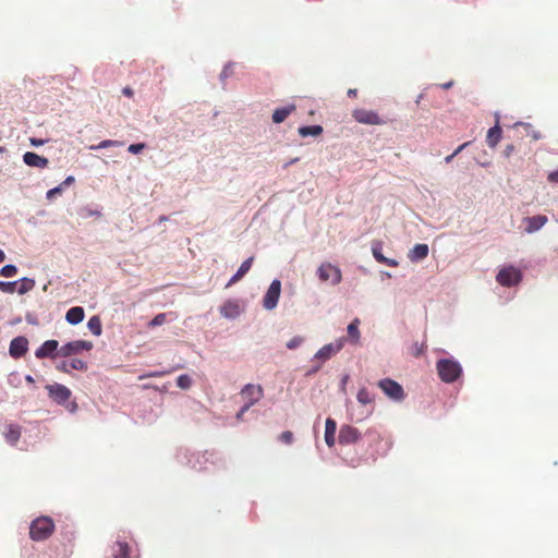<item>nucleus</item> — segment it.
<instances>
[{
  "label": "nucleus",
  "mask_w": 558,
  "mask_h": 558,
  "mask_svg": "<svg viewBox=\"0 0 558 558\" xmlns=\"http://www.w3.org/2000/svg\"><path fill=\"white\" fill-rule=\"evenodd\" d=\"M54 532V522L49 517L35 519L29 526V536L35 542L49 538Z\"/></svg>",
  "instance_id": "1"
},
{
  "label": "nucleus",
  "mask_w": 558,
  "mask_h": 558,
  "mask_svg": "<svg viewBox=\"0 0 558 558\" xmlns=\"http://www.w3.org/2000/svg\"><path fill=\"white\" fill-rule=\"evenodd\" d=\"M436 368L440 379L448 384L456 381L462 374L461 365L452 359L437 361Z\"/></svg>",
  "instance_id": "2"
},
{
  "label": "nucleus",
  "mask_w": 558,
  "mask_h": 558,
  "mask_svg": "<svg viewBox=\"0 0 558 558\" xmlns=\"http://www.w3.org/2000/svg\"><path fill=\"white\" fill-rule=\"evenodd\" d=\"M317 276L322 282H329L332 286L339 284L342 280L340 268L331 263H323L317 268Z\"/></svg>",
  "instance_id": "3"
},
{
  "label": "nucleus",
  "mask_w": 558,
  "mask_h": 558,
  "mask_svg": "<svg viewBox=\"0 0 558 558\" xmlns=\"http://www.w3.org/2000/svg\"><path fill=\"white\" fill-rule=\"evenodd\" d=\"M522 280V272L514 266H507L501 268L497 276L496 281L502 287L517 286Z\"/></svg>",
  "instance_id": "4"
},
{
  "label": "nucleus",
  "mask_w": 558,
  "mask_h": 558,
  "mask_svg": "<svg viewBox=\"0 0 558 558\" xmlns=\"http://www.w3.org/2000/svg\"><path fill=\"white\" fill-rule=\"evenodd\" d=\"M352 117L356 122L366 125H383L386 123V121L376 111L364 108L354 109L352 111Z\"/></svg>",
  "instance_id": "5"
},
{
  "label": "nucleus",
  "mask_w": 558,
  "mask_h": 558,
  "mask_svg": "<svg viewBox=\"0 0 558 558\" xmlns=\"http://www.w3.org/2000/svg\"><path fill=\"white\" fill-rule=\"evenodd\" d=\"M378 387L385 392L387 397L395 401H402L405 397L402 386L390 378L379 380Z\"/></svg>",
  "instance_id": "6"
},
{
  "label": "nucleus",
  "mask_w": 558,
  "mask_h": 558,
  "mask_svg": "<svg viewBox=\"0 0 558 558\" xmlns=\"http://www.w3.org/2000/svg\"><path fill=\"white\" fill-rule=\"evenodd\" d=\"M240 395L245 401V409H250L263 398L264 390L260 385L247 384L242 388Z\"/></svg>",
  "instance_id": "7"
},
{
  "label": "nucleus",
  "mask_w": 558,
  "mask_h": 558,
  "mask_svg": "<svg viewBox=\"0 0 558 558\" xmlns=\"http://www.w3.org/2000/svg\"><path fill=\"white\" fill-rule=\"evenodd\" d=\"M280 293H281V282H280V280L275 279L270 283L266 294L264 295L263 306L268 311L274 310L278 304Z\"/></svg>",
  "instance_id": "8"
},
{
  "label": "nucleus",
  "mask_w": 558,
  "mask_h": 558,
  "mask_svg": "<svg viewBox=\"0 0 558 558\" xmlns=\"http://www.w3.org/2000/svg\"><path fill=\"white\" fill-rule=\"evenodd\" d=\"M46 389L49 397L58 404L64 405L71 398V390L61 384L47 385Z\"/></svg>",
  "instance_id": "9"
},
{
  "label": "nucleus",
  "mask_w": 558,
  "mask_h": 558,
  "mask_svg": "<svg viewBox=\"0 0 558 558\" xmlns=\"http://www.w3.org/2000/svg\"><path fill=\"white\" fill-rule=\"evenodd\" d=\"M93 348V343L90 341L85 340H75L68 342L66 344L62 345L58 354L59 356H70L76 353H80L81 351H89Z\"/></svg>",
  "instance_id": "10"
},
{
  "label": "nucleus",
  "mask_w": 558,
  "mask_h": 558,
  "mask_svg": "<svg viewBox=\"0 0 558 558\" xmlns=\"http://www.w3.org/2000/svg\"><path fill=\"white\" fill-rule=\"evenodd\" d=\"M361 432L349 424L340 427L338 440L340 445L348 446L357 442L361 439Z\"/></svg>",
  "instance_id": "11"
},
{
  "label": "nucleus",
  "mask_w": 558,
  "mask_h": 558,
  "mask_svg": "<svg viewBox=\"0 0 558 558\" xmlns=\"http://www.w3.org/2000/svg\"><path fill=\"white\" fill-rule=\"evenodd\" d=\"M344 341V338H340L332 343L325 344L317 351L315 359L319 360L322 363L326 362L343 348Z\"/></svg>",
  "instance_id": "12"
},
{
  "label": "nucleus",
  "mask_w": 558,
  "mask_h": 558,
  "mask_svg": "<svg viewBox=\"0 0 558 558\" xmlns=\"http://www.w3.org/2000/svg\"><path fill=\"white\" fill-rule=\"evenodd\" d=\"M58 347H59V342L57 340H47L35 351V356L37 359H46V357L53 359L59 355Z\"/></svg>",
  "instance_id": "13"
},
{
  "label": "nucleus",
  "mask_w": 558,
  "mask_h": 558,
  "mask_svg": "<svg viewBox=\"0 0 558 558\" xmlns=\"http://www.w3.org/2000/svg\"><path fill=\"white\" fill-rule=\"evenodd\" d=\"M28 350V340L25 337L14 338L9 348L10 355L14 359H20L26 354Z\"/></svg>",
  "instance_id": "14"
},
{
  "label": "nucleus",
  "mask_w": 558,
  "mask_h": 558,
  "mask_svg": "<svg viewBox=\"0 0 558 558\" xmlns=\"http://www.w3.org/2000/svg\"><path fill=\"white\" fill-rule=\"evenodd\" d=\"M372 253L376 262L385 264L390 267H397L399 263L396 259L387 258L383 254V243L380 241H374L372 244Z\"/></svg>",
  "instance_id": "15"
},
{
  "label": "nucleus",
  "mask_w": 558,
  "mask_h": 558,
  "mask_svg": "<svg viewBox=\"0 0 558 558\" xmlns=\"http://www.w3.org/2000/svg\"><path fill=\"white\" fill-rule=\"evenodd\" d=\"M548 219L545 215H537L533 217H527L524 219L525 222V231L527 233H533L543 228L547 223Z\"/></svg>",
  "instance_id": "16"
},
{
  "label": "nucleus",
  "mask_w": 558,
  "mask_h": 558,
  "mask_svg": "<svg viewBox=\"0 0 558 558\" xmlns=\"http://www.w3.org/2000/svg\"><path fill=\"white\" fill-rule=\"evenodd\" d=\"M57 369L63 373H70L71 369L86 371L87 364L80 359H72L71 361H62L57 365Z\"/></svg>",
  "instance_id": "17"
},
{
  "label": "nucleus",
  "mask_w": 558,
  "mask_h": 558,
  "mask_svg": "<svg viewBox=\"0 0 558 558\" xmlns=\"http://www.w3.org/2000/svg\"><path fill=\"white\" fill-rule=\"evenodd\" d=\"M24 162L29 167H36L44 169L48 166L49 161L47 158L39 156L36 153L27 151L23 156Z\"/></svg>",
  "instance_id": "18"
},
{
  "label": "nucleus",
  "mask_w": 558,
  "mask_h": 558,
  "mask_svg": "<svg viewBox=\"0 0 558 558\" xmlns=\"http://www.w3.org/2000/svg\"><path fill=\"white\" fill-rule=\"evenodd\" d=\"M357 402L364 407L371 405L372 408L365 411V416H368L373 413L374 409V395L368 391L366 388H361L356 395Z\"/></svg>",
  "instance_id": "19"
},
{
  "label": "nucleus",
  "mask_w": 558,
  "mask_h": 558,
  "mask_svg": "<svg viewBox=\"0 0 558 558\" xmlns=\"http://www.w3.org/2000/svg\"><path fill=\"white\" fill-rule=\"evenodd\" d=\"M253 260L254 257H248L247 259H245L239 267L238 271L231 277L229 282L227 283V287H231L238 281H240L250 271Z\"/></svg>",
  "instance_id": "20"
},
{
  "label": "nucleus",
  "mask_w": 558,
  "mask_h": 558,
  "mask_svg": "<svg viewBox=\"0 0 558 558\" xmlns=\"http://www.w3.org/2000/svg\"><path fill=\"white\" fill-rule=\"evenodd\" d=\"M131 547L126 542L117 541L111 547V558H130Z\"/></svg>",
  "instance_id": "21"
},
{
  "label": "nucleus",
  "mask_w": 558,
  "mask_h": 558,
  "mask_svg": "<svg viewBox=\"0 0 558 558\" xmlns=\"http://www.w3.org/2000/svg\"><path fill=\"white\" fill-rule=\"evenodd\" d=\"M296 110V106L294 104H290L288 106L277 108L272 113V122L281 123L283 122L292 112Z\"/></svg>",
  "instance_id": "22"
},
{
  "label": "nucleus",
  "mask_w": 558,
  "mask_h": 558,
  "mask_svg": "<svg viewBox=\"0 0 558 558\" xmlns=\"http://www.w3.org/2000/svg\"><path fill=\"white\" fill-rule=\"evenodd\" d=\"M501 138V128L499 126V117L496 116V124L488 130L486 142L489 147H496Z\"/></svg>",
  "instance_id": "23"
},
{
  "label": "nucleus",
  "mask_w": 558,
  "mask_h": 558,
  "mask_svg": "<svg viewBox=\"0 0 558 558\" xmlns=\"http://www.w3.org/2000/svg\"><path fill=\"white\" fill-rule=\"evenodd\" d=\"M220 314L226 318H235L240 314V306L233 300H228L220 307Z\"/></svg>",
  "instance_id": "24"
},
{
  "label": "nucleus",
  "mask_w": 558,
  "mask_h": 558,
  "mask_svg": "<svg viewBox=\"0 0 558 558\" xmlns=\"http://www.w3.org/2000/svg\"><path fill=\"white\" fill-rule=\"evenodd\" d=\"M428 245L427 244H415L413 248L409 252V259L412 262H418L427 257L428 255Z\"/></svg>",
  "instance_id": "25"
},
{
  "label": "nucleus",
  "mask_w": 558,
  "mask_h": 558,
  "mask_svg": "<svg viewBox=\"0 0 558 558\" xmlns=\"http://www.w3.org/2000/svg\"><path fill=\"white\" fill-rule=\"evenodd\" d=\"M337 423L335 420L328 417L325 424V441L328 447H332L336 442Z\"/></svg>",
  "instance_id": "26"
},
{
  "label": "nucleus",
  "mask_w": 558,
  "mask_h": 558,
  "mask_svg": "<svg viewBox=\"0 0 558 558\" xmlns=\"http://www.w3.org/2000/svg\"><path fill=\"white\" fill-rule=\"evenodd\" d=\"M85 312L84 308L81 306L71 307L65 314V319L71 325L80 324L81 322H83Z\"/></svg>",
  "instance_id": "27"
},
{
  "label": "nucleus",
  "mask_w": 558,
  "mask_h": 558,
  "mask_svg": "<svg viewBox=\"0 0 558 558\" xmlns=\"http://www.w3.org/2000/svg\"><path fill=\"white\" fill-rule=\"evenodd\" d=\"M4 437H5L8 442H10L11 445H15L19 441L20 437H21V427L19 425H15V424H10L7 427V430L4 433Z\"/></svg>",
  "instance_id": "28"
},
{
  "label": "nucleus",
  "mask_w": 558,
  "mask_h": 558,
  "mask_svg": "<svg viewBox=\"0 0 558 558\" xmlns=\"http://www.w3.org/2000/svg\"><path fill=\"white\" fill-rule=\"evenodd\" d=\"M323 128L320 125H310V126H301L299 128V134L302 137L307 136H319L323 134Z\"/></svg>",
  "instance_id": "29"
},
{
  "label": "nucleus",
  "mask_w": 558,
  "mask_h": 558,
  "mask_svg": "<svg viewBox=\"0 0 558 558\" xmlns=\"http://www.w3.org/2000/svg\"><path fill=\"white\" fill-rule=\"evenodd\" d=\"M359 325H360V319L354 318L348 326V336L353 343H357L360 340Z\"/></svg>",
  "instance_id": "30"
},
{
  "label": "nucleus",
  "mask_w": 558,
  "mask_h": 558,
  "mask_svg": "<svg viewBox=\"0 0 558 558\" xmlns=\"http://www.w3.org/2000/svg\"><path fill=\"white\" fill-rule=\"evenodd\" d=\"M35 287V280L32 278H22L20 280V284L15 291H17L19 294H25L28 291L33 290Z\"/></svg>",
  "instance_id": "31"
},
{
  "label": "nucleus",
  "mask_w": 558,
  "mask_h": 558,
  "mask_svg": "<svg viewBox=\"0 0 558 558\" xmlns=\"http://www.w3.org/2000/svg\"><path fill=\"white\" fill-rule=\"evenodd\" d=\"M88 329L92 331L95 336H100L102 331L101 320L98 316H93L89 318L87 323Z\"/></svg>",
  "instance_id": "32"
},
{
  "label": "nucleus",
  "mask_w": 558,
  "mask_h": 558,
  "mask_svg": "<svg viewBox=\"0 0 558 558\" xmlns=\"http://www.w3.org/2000/svg\"><path fill=\"white\" fill-rule=\"evenodd\" d=\"M167 320V314L165 313H160L158 315H156L149 323H148V327L149 328H155L157 326H161L166 323Z\"/></svg>",
  "instance_id": "33"
},
{
  "label": "nucleus",
  "mask_w": 558,
  "mask_h": 558,
  "mask_svg": "<svg viewBox=\"0 0 558 558\" xmlns=\"http://www.w3.org/2000/svg\"><path fill=\"white\" fill-rule=\"evenodd\" d=\"M177 385L181 389H189L192 385V379L186 374L180 375L177 379Z\"/></svg>",
  "instance_id": "34"
},
{
  "label": "nucleus",
  "mask_w": 558,
  "mask_h": 558,
  "mask_svg": "<svg viewBox=\"0 0 558 558\" xmlns=\"http://www.w3.org/2000/svg\"><path fill=\"white\" fill-rule=\"evenodd\" d=\"M17 283H19L17 281H13V282L0 281V291H2L4 293L12 294L15 292Z\"/></svg>",
  "instance_id": "35"
},
{
  "label": "nucleus",
  "mask_w": 558,
  "mask_h": 558,
  "mask_svg": "<svg viewBox=\"0 0 558 558\" xmlns=\"http://www.w3.org/2000/svg\"><path fill=\"white\" fill-rule=\"evenodd\" d=\"M119 145H121V143L118 141L105 140V141L100 142L98 145L90 146V149H101V148H108V147L119 146Z\"/></svg>",
  "instance_id": "36"
},
{
  "label": "nucleus",
  "mask_w": 558,
  "mask_h": 558,
  "mask_svg": "<svg viewBox=\"0 0 558 558\" xmlns=\"http://www.w3.org/2000/svg\"><path fill=\"white\" fill-rule=\"evenodd\" d=\"M17 272V268L14 265H5L0 269V276L2 277H13Z\"/></svg>",
  "instance_id": "37"
},
{
  "label": "nucleus",
  "mask_w": 558,
  "mask_h": 558,
  "mask_svg": "<svg viewBox=\"0 0 558 558\" xmlns=\"http://www.w3.org/2000/svg\"><path fill=\"white\" fill-rule=\"evenodd\" d=\"M303 342L302 337H293L291 340L287 342V348L290 350L296 349Z\"/></svg>",
  "instance_id": "38"
},
{
  "label": "nucleus",
  "mask_w": 558,
  "mask_h": 558,
  "mask_svg": "<svg viewBox=\"0 0 558 558\" xmlns=\"http://www.w3.org/2000/svg\"><path fill=\"white\" fill-rule=\"evenodd\" d=\"M469 145V143H463L462 145H460L451 155L447 156L445 158V161L447 163L451 162L452 159L458 155L460 154L466 146Z\"/></svg>",
  "instance_id": "39"
},
{
  "label": "nucleus",
  "mask_w": 558,
  "mask_h": 558,
  "mask_svg": "<svg viewBox=\"0 0 558 558\" xmlns=\"http://www.w3.org/2000/svg\"><path fill=\"white\" fill-rule=\"evenodd\" d=\"M145 148L144 143L131 144L128 150L132 154H140Z\"/></svg>",
  "instance_id": "40"
},
{
  "label": "nucleus",
  "mask_w": 558,
  "mask_h": 558,
  "mask_svg": "<svg viewBox=\"0 0 558 558\" xmlns=\"http://www.w3.org/2000/svg\"><path fill=\"white\" fill-rule=\"evenodd\" d=\"M280 440L284 444H291L293 440V434L290 430H286L280 435Z\"/></svg>",
  "instance_id": "41"
},
{
  "label": "nucleus",
  "mask_w": 558,
  "mask_h": 558,
  "mask_svg": "<svg viewBox=\"0 0 558 558\" xmlns=\"http://www.w3.org/2000/svg\"><path fill=\"white\" fill-rule=\"evenodd\" d=\"M425 348H426V345L424 343H421V344L415 343L412 349L413 355L418 356L420 354H422L424 352Z\"/></svg>",
  "instance_id": "42"
},
{
  "label": "nucleus",
  "mask_w": 558,
  "mask_h": 558,
  "mask_svg": "<svg viewBox=\"0 0 558 558\" xmlns=\"http://www.w3.org/2000/svg\"><path fill=\"white\" fill-rule=\"evenodd\" d=\"M170 372L171 371L153 372V373H149L147 375L140 376V379H144V378H147V377H161V376H165V375L169 374Z\"/></svg>",
  "instance_id": "43"
},
{
  "label": "nucleus",
  "mask_w": 558,
  "mask_h": 558,
  "mask_svg": "<svg viewBox=\"0 0 558 558\" xmlns=\"http://www.w3.org/2000/svg\"><path fill=\"white\" fill-rule=\"evenodd\" d=\"M62 192V185L53 187L47 192V198H52L54 195L60 194Z\"/></svg>",
  "instance_id": "44"
},
{
  "label": "nucleus",
  "mask_w": 558,
  "mask_h": 558,
  "mask_svg": "<svg viewBox=\"0 0 558 558\" xmlns=\"http://www.w3.org/2000/svg\"><path fill=\"white\" fill-rule=\"evenodd\" d=\"M513 150H514V146L512 144L507 145L505 150H504V155L506 157H509L513 153Z\"/></svg>",
  "instance_id": "45"
},
{
  "label": "nucleus",
  "mask_w": 558,
  "mask_h": 558,
  "mask_svg": "<svg viewBox=\"0 0 558 558\" xmlns=\"http://www.w3.org/2000/svg\"><path fill=\"white\" fill-rule=\"evenodd\" d=\"M122 93H123L124 96H126L129 98L133 97V89L131 87H129V86L124 87L122 89Z\"/></svg>",
  "instance_id": "46"
},
{
  "label": "nucleus",
  "mask_w": 558,
  "mask_h": 558,
  "mask_svg": "<svg viewBox=\"0 0 558 558\" xmlns=\"http://www.w3.org/2000/svg\"><path fill=\"white\" fill-rule=\"evenodd\" d=\"M548 180H549V181H551V182H557V183H558V170H557V171L551 172V173L548 175Z\"/></svg>",
  "instance_id": "47"
},
{
  "label": "nucleus",
  "mask_w": 558,
  "mask_h": 558,
  "mask_svg": "<svg viewBox=\"0 0 558 558\" xmlns=\"http://www.w3.org/2000/svg\"><path fill=\"white\" fill-rule=\"evenodd\" d=\"M73 182H74V177L70 175V177H68V178L62 182V184H61V185H62V187H63V186H68V185H70V184H72Z\"/></svg>",
  "instance_id": "48"
},
{
  "label": "nucleus",
  "mask_w": 558,
  "mask_h": 558,
  "mask_svg": "<svg viewBox=\"0 0 558 558\" xmlns=\"http://www.w3.org/2000/svg\"><path fill=\"white\" fill-rule=\"evenodd\" d=\"M246 411H248V409H245V404H244V405L241 408V410L238 412V414H236V418H238V420H242V417H243V415H244V413H245Z\"/></svg>",
  "instance_id": "49"
},
{
  "label": "nucleus",
  "mask_w": 558,
  "mask_h": 558,
  "mask_svg": "<svg viewBox=\"0 0 558 558\" xmlns=\"http://www.w3.org/2000/svg\"><path fill=\"white\" fill-rule=\"evenodd\" d=\"M366 434L379 438V434L374 428L367 429Z\"/></svg>",
  "instance_id": "50"
},
{
  "label": "nucleus",
  "mask_w": 558,
  "mask_h": 558,
  "mask_svg": "<svg viewBox=\"0 0 558 558\" xmlns=\"http://www.w3.org/2000/svg\"><path fill=\"white\" fill-rule=\"evenodd\" d=\"M356 95H357V89H355V88H350V89L348 90V96H349V97H356Z\"/></svg>",
  "instance_id": "51"
},
{
  "label": "nucleus",
  "mask_w": 558,
  "mask_h": 558,
  "mask_svg": "<svg viewBox=\"0 0 558 558\" xmlns=\"http://www.w3.org/2000/svg\"><path fill=\"white\" fill-rule=\"evenodd\" d=\"M31 142L35 146L41 145L44 143L41 140H35V138H32Z\"/></svg>",
  "instance_id": "52"
},
{
  "label": "nucleus",
  "mask_w": 558,
  "mask_h": 558,
  "mask_svg": "<svg viewBox=\"0 0 558 558\" xmlns=\"http://www.w3.org/2000/svg\"><path fill=\"white\" fill-rule=\"evenodd\" d=\"M25 380H26L28 384H34V381H35V380H34V378H33L31 375H27V376L25 377Z\"/></svg>",
  "instance_id": "53"
},
{
  "label": "nucleus",
  "mask_w": 558,
  "mask_h": 558,
  "mask_svg": "<svg viewBox=\"0 0 558 558\" xmlns=\"http://www.w3.org/2000/svg\"><path fill=\"white\" fill-rule=\"evenodd\" d=\"M5 259L4 252L0 248V263H2Z\"/></svg>",
  "instance_id": "54"
},
{
  "label": "nucleus",
  "mask_w": 558,
  "mask_h": 558,
  "mask_svg": "<svg viewBox=\"0 0 558 558\" xmlns=\"http://www.w3.org/2000/svg\"><path fill=\"white\" fill-rule=\"evenodd\" d=\"M451 85H452V82L446 83L442 85V88L447 89V88L451 87Z\"/></svg>",
  "instance_id": "55"
},
{
  "label": "nucleus",
  "mask_w": 558,
  "mask_h": 558,
  "mask_svg": "<svg viewBox=\"0 0 558 558\" xmlns=\"http://www.w3.org/2000/svg\"><path fill=\"white\" fill-rule=\"evenodd\" d=\"M299 160V158H294L293 160H291L290 162H288L284 167H288L289 165H292L294 162H296Z\"/></svg>",
  "instance_id": "56"
}]
</instances>
